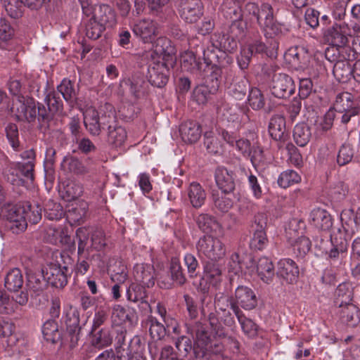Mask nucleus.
<instances>
[{
  "label": "nucleus",
  "instance_id": "79ce46f5",
  "mask_svg": "<svg viewBox=\"0 0 360 360\" xmlns=\"http://www.w3.org/2000/svg\"><path fill=\"white\" fill-rule=\"evenodd\" d=\"M26 221L32 224H37L41 219V207L38 203L32 204L29 201L22 202Z\"/></svg>",
  "mask_w": 360,
  "mask_h": 360
},
{
  "label": "nucleus",
  "instance_id": "4be33fe9",
  "mask_svg": "<svg viewBox=\"0 0 360 360\" xmlns=\"http://www.w3.org/2000/svg\"><path fill=\"white\" fill-rule=\"evenodd\" d=\"M104 27H112L116 24V15L113 9L108 5L95 6L92 17Z\"/></svg>",
  "mask_w": 360,
  "mask_h": 360
},
{
  "label": "nucleus",
  "instance_id": "c03bdc74",
  "mask_svg": "<svg viewBox=\"0 0 360 360\" xmlns=\"http://www.w3.org/2000/svg\"><path fill=\"white\" fill-rule=\"evenodd\" d=\"M273 8L269 4H263L261 6L260 14L258 17V25L266 30V28H272L274 25Z\"/></svg>",
  "mask_w": 360,
  "mask_h": 360
},
{
  "label": "nucleus",
  "instance_id": "e433bc0d",
  "mask_svg": "<svg viewBox=\"0 0 360 360\" xmlns=\"http://www.w3.org/2000/svg\"><path fill=\"white\" fill-rule=\"evenodd\" d=\"M335 77L340 82H346L352 77V66L346 60H336L333 70Z\"/></svg>",
  "mask_w": 360,
  "mask_h": 360
},
{
  "label": "nucleus",
  "instance_id": "0e129e2a",
  "mask_svg": "<svg viewBox=\"0 0 360 360\" xmlns=\"http://www.w3.org/2000/svg\"><path fill=\"white\" fill-rule=\"evenodd\" d=\"M204 146L207 152L211 154H217L221 150V143L212 131H206L205 133Z\"/></svg>",
  "mask_w": 360,
  "mask_h": 360
},
{
  "label": "nucleus",
  "instance_id": "b1692460",
  "mask_svg": "<svg viewBox=\"0 0 360 360\" xmlns=\"http://www.w3.org/2000/svg\"><path fill=\"white\" fill-rule=\"evenodd\" d=\"M179 132L182 140L188 143L197 142L202 134L200 125L195 121H187L181 124Z\"/></svg>",
  "mask_w": 360,
  "mask_h": 360
},
{
  "label": "nucleus",
  "instance_id": "774afa93",
  "mask_svg": "<svg viewBox=\"0 0 360 360\" xmlns=\"http://www.w3.org/2000/svg\"><path fill=\"white\" fill-rule=\"evenodd\" d=\"M248 103L253 110H260L264 106V98L259 89L252 88L249 91Z\"/></svg>",
  "mask_w": 360,
  "mask_h": 360
},
{
  "label": "nucleus",
  "instance_id": "cd10ccee",
  "mask_svg": "<svg viewBox=\"0 0 360 360\" xmlns=\"http://www.w3.org/2000/svg\"><path fill=\"white\" fill-rule=\"evenodd\" d=\"M127 84L131 94L136 99L144 97L148 93L149 86L143 75H133L128 79Z\"/></svg>",
  "mask_w": 360,
  "mask_h": 360
},
{
  "label": "nucleus",
  "instance_id": "bb28decb",
  "mask_svg": "<svg viewBox=\"0 0 360 360\" xmlns=\"http://www.w3.org/2000/svg\"><path fill=\"white\" fill-rule=\"evenodd\" d=\"M89 209V205L86 201L82 200L72 204L65 212L67 219L72 224H80L83 222Z\"/></svg>",
  "mask_w": 360,
  "mask_h": 360
},
{
  "label": "nucleus",
  "instance_id": "9d476101",
  "mask_svg": "<svg viewBox=\"0 0 360 360\" xmlns=\"http://www.w3.org/2000/svg\"><path fill=\"white\" fill-rule=\"evenodd\" d=\"M230 307L233 311V306L241 307L245 310L255 309L257 305V297L255 292L250 288L245 285H238L234 296H229Z\"/></svg>",
  "mask_w": 360,
  "mask_h": 360
},
{
  "label": "nucleus",
  "instance_id": "603ef678",
  "mask_svg": "<svg viewBox=\"0 0 360 360\" xmlns=\"http://www.w3.org/2000/svg\"><path fill=\"white\" fill-rule=\"evenodd\" d=\"M64 215L65 212L59 203L51 200H49L46 203L44 207V216L49 220H58Z\"/></svg>",
  "mask_w": 360,
  "mask_h": 360
},
{
  "label": "nucleus",
  "instance_id": "a18cd8bd",
  "mask_svg": "<svg viewBox=\"0 0 360 360\" xmlns=\"http://www.w3.org/2000/svg\"><path fill=\"white\" fill-rule=\"evenodd\" d=\"M246 259L249 260V263L245 262L244 259H241L238 253L232 254L229 262V271L237 274L243 268H251L254 264L253 259L250 256H247Z\"/></svg>",
  "mask_w": 360,
  "mask_h": 360
},
{
  "label": "nucleus",
  "instance_id": "f704fd0d",
  "mask_svg": "<svg viewBox=\"0 0 360 360\" xmlns=\"http://www.w3.org/2000/svg\"><path fill=\"white\" fill-rule=\"evenodd\" d=\"M42 333L44 339L52 343H56L62 338V333L58 329V323L55 319H49L43 325Z\"/></svg>",
  "mask_w": 360,
  "mask_h": 360
},
{
  "label": "nucleus",
  "instance_id": "bf43d9fd",
  "mask_svg": "<svg viewBox=\"0 0 360 360\" xmlns=\"http://www.w3.org/2000/svg\"><path fill=\"white\" fill-rule=\"evenodd\" d=\"M198 228L203 232L209 233L218 226L214 217L207 214H200L195 218Z\"/></svg>",
  "mask_w": 360,
  "mask_h": 360
},
{
  "label": "nucleus",
  "instance_id": "a878e982",
  "mask_svg": "<svg viewBox=\"0 0 360 360\" xmlns=\"http://www.w3.org/2000/svg\"><path fill=\"white\" fill-rule=\"evenodd\" d=\"M269 132L272 139L281 141L285 139L286 131L285 118L281 115H274L269 120Z\"/></svg>",
  "mask_w": 360,
  "mask_h": 360
},
{
  "label": "nucleus",
  "instance_id": "13d9d810",
  "mask_svg": "<svg viewBox=\"0 0 360 360\" xmlns=\"http://www.w3.org/2000/svg\"><path fill=\"white\" fill-rule=\"evenodd\" d=\"M16 311V305L13 302L10 295L0 289V314L11 315Z\"/></svg>",
  "mask_w": 360,
  "mask_h": 360
},
{
  "label": "nucleus",
  "instance_id": "680f3d73",
  "mask_svg": "<svg viewBox=\"0 0 360 360\" xmlns=\"http://www.w3.org/2000/svg\"><path fill=\"white\" fill-rule=\"evenodd\" d=\"M293 242V250L297 257H304L311 249V243L305 236L298 237Z\"/></svg>",
  "mask_w": 360,
  "mask_h": 360
},
{
  "label": "nucleus",
  "instance_id": "338daca9",
  "mask_svg": "<svg viewBox=\"0 0 360 360\" xmlns=\"http://www.w3.org/2000/svg\"><path fill=\"white\" fill-rule=\"evenodd\" d=\"M115 351L117 360H146L138 353L132 352L131 344H128L127 347H115Z\"/></svg>",
  "mask_w": 360,
  "mask_h": 360
},
{
  "label": "nucleus",
  "instance_id": "69168bd1",
  "mask_svg": "<svg viewBox=\"0 0 360 360\" xmlns=\"http://www.w3.org/2000/svg\"><path fill=\"white\" fill-rule=\"evenodd\" d=\"M252 237L250 242V247L255 250H262L268 244L266 231H251Z\"/></svg>",
  "mask_w": 360,
  "mask_h": 360
},
{
  "label": "nucleus",
  "instance_id": "4c0bfd02",
  "mask_svg": "<svg viewBox=\"0 0 360 360\" xmlns=\"http://www.w3.org/2000/svg\"><path fill=\"white\" fill-rule=\"evenodd\" d=\"M217 85L203 84L196 86L193 92V98L198 104H205L211 95L217 92Z\"/></svg>",
  "mask_w": 360,
  "mask_h": 360
},
{
  "label": "nucleus",
  "instance_id": "052dcab7",
  "mask_svg": "<svg viewBox=\"0 0 360 360\" xmlns=\"http://www.w3.org/2000/svg\"><path fill=\"white\" fill-rule=\"evenodd\" d=\"M249 89L248 82L246 79H240L231 85L229 94L236 100H243L245 98Z\"/></svg>",
  "mask_w": 360,
  "mask_h": 360
},
{
  "label": "nucleus",
  "instance_id": "473e14b6",
  "mask_svg": "<svg viewBox=\"0 0 360 360\" xmlns=\"http://www.w3.org/2000/svg\"><path fill=\"white\" fill-rule=\"evenodd\" d=\"M353 297V288L349 283L340 284L335 292L334 303L338 307H342L345 304L352 303Z\"/></svg>",
  "mask_w": 360,
  "mask_h": 360
},
{
  "label": "nucleus",
  "instance_id": "9b49d317",
  "mask_svg": "<svg viewBox=\"0 0 360 360\" xmlns=\"http://www.w3.org/2000/svg\"><path fill=\"white\" fill-rule=\"evenodd\" d=\"M295 86L291 77L285 73H276L272 77L271 91L278 98L285 99L294 94Z\"/></svg>",
  "mask_w": 360,
  "mask_h": 360
},
{
  "label": "nucleus",
  "instance_id": "3c124183",
  "mask_svg": "<svg viewBox=\"0 0 360 360\" xmlns=\"http://www.w3.org/2000/svg\"><path fill=\"white\" fill-rule=\"evenodd\" d=\"M301 181L300 174L292 169H287L279 175L277 182L279 186L286 188Z\"/></svg>",
  "mask_w": 360,
  "mask_h": 360
},
{
  "label": "nucleus",
  "instance_id": "a19ab883",
  "mask_svg": "<svg viewBox=\"0 0 360 360\" xmlns=\"http://www.w3.org/2000/svg\"><path fill=\"white\" fill-rule=\"evenodd\" d=\"M305 228L304 221L297 218L291 219L285 226L286 237L289 240L294 241L300 234L303 233Z\"/></svg>",
  "mask_w": 360,
  "mask_h": 360
},
{
  "label": "nucleus",
  "instance_id": "5fc2aeb1",
  "mask_svg": "<svg viewBox=\"0 0 360 360\" xmlns=\"http://www.w3.org/2000/svg\"><path fill=\"white\" fill-rule=\"evenodd\" d=\"M146 286L139 283L131 284L127 290V300L131 302H138L147 298Z\"/></svg>",
  "mask_w": 360,
  "mask_h": 360
},
{
  "label": "nucleus",
  "instance_id": "72a5a7b5",
  "mask_svg": "<svg viewBox=\"0 0 360 360\" xmlns=\"http://www.w3.org/2000/svg\"><path fill=\"white\" fill-rule=\"evenodd\" d=\"M233 313L237 317L238 322L241 326L243 331L250 337L257 335V326L250 319L247 318L240 307L233 306Z\"/></svg>",
  "mask_w": 360,
  "mask_h": 360
},
{
  "label": "nucleus",
  "instance_id": "49530a36",
  "mask_svg": "<svg viewBox=\"0 0 360 360\" xmlns=\"http://www.w3.org/2000/svg\"><path fill=\"white\" fill-rule=\"evenodd\" d=\"M113 337L108 328H102L96 332L92 338L91 344L94 347L101 349L110 345Z\"/></svg>",
  "mask_w": 360,
  "mask_h": 360
},
{
  "label": "nucleus",
  "instance_id": "864d4df0",
  "mask_svg": "<svg viewBox=\"0 0 360 360\" xmlns=\"http://www.w3.org/2000/svg\"><path fill=\"white\" fill-rule=\"evenodd\" d=\"M226 194L221 193H212V200L216 209L221 212H227L233 206V200Z\"/></svg>",
  "mask_w": 360,
  "mask_h": 360
},
{
  "label": "nucleus",
  "instance_id": "6e6d98bb",
  "mask_svg": "<svg viewBox=\"0 0 360 360\" xmlns=\"http://www.w3.org/2000/svg\"><path fill=\"white\" fill-rule=\"evenodd\" d=\"M105 30V27L95 20L93 18H91L85 23L86 36L91 39L96 40L101 37Z\"/></svg>",
  "mask_w": 360,
  "mask_h": 360
},
{
  "label": "nucleus",
  "instance_id": "a211bd4d",
  "mask_svg": "<svg viewBox=\"0 0 360 360\" xmlns=\"http://www.w3.org/2000/svg\"><path fill=\"white\" fill-rule=\"evenodd\" d=\"M134 34L143 42H151L158 34L157 23L152 20L144 19L133 26Z\"/></svg>",
  "mask_w": 360,
  "mask_h": 360
},
{
  "label": "nucleus",
  "instance_id": "aec40b11",
  "mask_svg": "<svg viewBox=\"0 0 360 360\" xmlns=\"http://www.w3.org/2000/svg\"><path fill=\"white\" fill-rule=\"evenodd\" d=\"M285 59L292 68L297 70H303L309 65V55L304 48L296 47L288 51Z\"/></svg>",
  "mask_w": 360,
  "mask_h": 360
},
{
  "label": "nucleus",
  "instance_id": "f03ea898",
  "mask_svg": "<svg viewBox=\"0 0 360 360\" xmlns=\"http://www.w3.org/2000/svg\"><path fill=\"white\" fill-rule=\"evenodd\" d=\"M354 233L352 229L351 233L345 228L344 230L338 229L337 232L330 235L331 248L327 252L328 259L330 264L339 266H341L347 255L349 240Z\"/></svg>",
  "mask_w": 360,
  "mask_h": 360
},
{
  "label": "nucleus",
  "instance_id": "09e8293b",
  "mask_svg": "<svg viewBox=\"0 0 360 360\" xmlns=\"http://www.w3.org/2000/svg\"><path fill=\"white\" fill-rule=\"evenodd\" d=\"M62 167H67L70 172L77 174H84L89 171L79 159L73 156H65L62 162Z\"/></svg>",
  "mask_w": 360,
  "mask_h": 360
},
{
  "label": "nucleus",
  "instance_id": "de8ad7c7",
  "mask_svg": "<svg viewBox=\"0 0 360 360\" xmlns=\"http://www.w3.org/2000/svg\"><path fill=\"white\" fill-rule=\"evenodd\" d=\"M56 92H59V95H62L63 98L68 103H72L76 100L77 94L74 84L69 79H63L61 83L57 86Z\"/></svg>",
  "mask_w": 360,
  "mask_h": 360
},
{
  "label": "nucleus",
  "instance_id": "5701e85b",
  "mask_svg": "<svg viewBox=\"0 0 360 360\" xmlns=\"http://www.w3.org/2000/svg\"><path fill=\"white\" fill-rule=\"evenodd\" d=\"M143 325L148 329L151 338L156 340L163 339L167 335V330L170 328V326H167L165 323L164 324L162 323L151 314L148 315L146 319L143 321Z\"/></svg>",
  "mask_w": 360,
  "mask_h": 360
},
{
  "label": "nucleus",
  "instance_id": "c756f323",
  "mask_svg": "<svg viewBox=\"0 0 360 360\" xmlns=\"http://www.w3.org/2000/svg\"><path fill=\"white\" fill-rule=\"evenodd\" d=\"M311 224L322 231H328L333 226L331 215L325 210L314 209L311 212Z\"/></svg>",
  "mask_w": 360,
  "mask_h": 360
},
{
  "label": "nucleus",
  "instance_id": "58836bf2",
  "mask_svg": "<svg viewBox=\"0 0 360 360\" xmlns=\"http://www.w3.org/2000/svg\"><path fill=\"white\" fill-rule=\"evenodd\" d=\"M311 136V129L305 123H299L294 127L293 139L299 146H305L309 143Z\"/></svg>",
  "mask_w": 360,
  "mask_h": 360
},
{
  "label": "nucleus",
  "instance_id": "2eb2a0df",
  "mask_svg": "<svg viewBox=\"0 0 360 360\" xmlns=\"http://www.w3.org/2000/svg\"><path fill=\"white\" fill-rule=\"evenodd\" d=\"M230 300L229 295H225L224 292L220 290L216 293L214 297L215 308L217 309L214 313L219 320L229 327L233 326L235 323L233 316L226 309L230 305Z\"/></svg>",
  "mask_w": 360,
  "mask_h": 360
},
{
  "label": "nucleus",
  "instance_id": "1a4fd4ad",
  "mask_svg": "<svg viewBox=\"0 0 360 360\" xmlns=\"http://www.w3.org/2000/svg\"><path fill=\"white\" fill-rule=\"evenodd\" d=\"M351 36L349 29L345 24H335L332 27L329 28L326 34L325 38L328 44H331L333 47L330 50L327 49L325 53L326 58L330 60L329 55L331 51H334V48L342 47L344 45L349 44L348 37Z\"/></svg>",
  "mask_w": 360,
  "mask_h": 360
},
{
  "label": "nucleus",
  "instance_id": "f257e3e1",
  "mask_svg": "<svg viewBox=\"0 0 360 360\" xmlns=\"http://www.w3.org/2000/svg\"><path fill=\"white\" fill-rule=\"evenodd\" d=\"M104 107L106 110H109L108 112L101 108L99 111L94 108L88 109L84 114V124L91 135H99L101 129L105 127H108L117 124L115 114L111 111L112 106L105 104Z\"/></svg>",
  "mask_w": 360,
  "mask_h": 360
},
{
  "label": "nucleus",
  "instance_id": "e2e57ef3",
  "mask_svg": "<svg viewBox=\"0 0 360 360\" xmlns=\"http://www.w3.org/2000/svg\"><path fill=\"white\" fill-rule=\"evenodd\" d=\"M169 269L172 278L174 281L180 285H182L186 283V278L183 273V269L179 259L176 258H172L171 259Z\"/></svg>",
  "mask_w": 360,
  "mask_h": 360
},
{
  "label": "nucleus",
  "instance_id": "ea45409f",
  "mask_svg": "<svg viewBox=\"0 0 360 360\" xmlns=\"http://www.w3.org/2000/svg\"><path fill=\"white\" fill-rule=\"evenodd\" d=\"M46 279L42 274H32L27 276V287L34 296L39 295L46 287Z\"/></svg>",
  "mask_w": 360,
  "mask_h": 360
},
{
  "label": "nucleus",
  "instance_id": "7c9ffc66",
  "mask_svg": "<svg viewBox=\"0 0 360 360\" xmlns=\"http://www.w3.org/2000/svg\"><path fill=\"white\" fill-rule=\"evenodd\" d=\"M257 272L261 280L270 283L274 277V266L272 262L266 257L258 259L256 265Z\"/></svg>",
  "mask_w": 360,
  "mask_h": 360
},
{
  "label": "nucleus",
  "instance_id": "37998d69",
  "mask_svg": "<svg viewBox=\"0 0 360 360\" xmlns=\"http://www.w3.org/2000/svg\"><path fill=\"white\" fill-rule=\"evenodd\" d=\"M213 46L219 49L221 52L231 51L236 46V43L233 38L229 39L224 34H214L212 37Z\"/></svg>",
  "mask_w": 360,
  "mask_h": 360
},
{
  "label": "nucleus",
  "instance_id": "c85d7f7f",
  "mask_svg": "<svg viewBox=\"0 0 360 360\" xmlns=\"http://www.w3.org/2000/svg\"><path fill=\"white\" fill-rule=\"evenodd\" d=\"M83 192V186L80 183L73 181H65L59 189L60 197L65 201H71L78 198L82 195Z\"/></svg>",
  "mask_w": 360,
  "mask_h": 360
},
{
  "label": "nucleus",
  "instance_id": "4d7b16f0",
  "mask_svg": "<svg viewBox=\"0 0 360 360\" xmlns=\"http://www.w3.org/2000/svg\"><path fill=\"white\" fill-rule=\"evenodd\" d=\"M45 103L51 112L56 113L61 112L63 108V101L59 95V92L53 90L50 91L45 97Z\"/></svg>",
  "mask_w": 360,
  "mask_h": 360
},
{
  "label": "nucleus",
  "instance_id": "4468645a",
  "mask_svg": "<svg viewBox=\"0 0 360 360\" xmlns=\"http://www.w3.org/2000/svg\"><path fill=\"white\" fill-rule=\"evenodd\" d=\"M177 9L184 21L195 23L202 15L203 5L200 0H179Z\"/></svg>",
  "mask_w": 360,
  "mask_h": 360
},
{
  "label": "nucleus",
  "instance_id": "20e7f679",
  "mask_svg": "<svg viewBox=\"0 0 360 360\" xmlns=\"http://www.w3.org/2000/svg\"><path fill=\"white\" fill-rule=\"evenodd\" d=\"M162 60V62L151 63L148 68V82L158 88H162L167 84L169 80V67H172L174 63V57L169 53H165Z\"/></svg>",
  "mask_w": 360,
  "mask_h": 360
},
{
  "label": "nucleus",
  "instance_id": "423d86ee",
  "mask_svg": "<svg viewBox=\"0 0 360 360\" xmlns=\"http://www.w3.org/2000/svg\"><path fill=\"white\" fill-rule=\"evenodd\" d=\"M63 320L66 326L67 338L70 347H75L78 344L82 327L79 326V312L72 304L64 307Z\"/></svg>",
  "mask_w": 360,
  "mask_h": 360
},
{
  "label": "nucleus",
  "instance_id": "f3484780",
  "mask_svg": "<svg viewBox=\"0 0 360 360\" xmlns=\"http://www.w3.org/2000/svg\"><path fill=\"white\" fill-rule=\"evenodd\" d=\"M277 276L288 284L297 281L299 269L295 262L290 259H283L278 262Z\"/></svg>",
  "mask_w": 360,
  "mask_h": 360
},
{
  "label": "nucleus",
  "instance_id": "8fccbe9b",
  "mask_svg": "<svg viewBox=\"0 0 360 360\" xmlns=\"http://www.w3.org/2000/svg\"><path fill=\"white\" fill-rule=\"evenodd\" d=\"M205 276L210 282L216 284L221 280L222 269L219 264L211 260L207 262L204 267Z\"/></svg>",
  "mask_w": 360,
  "mask_h": 360
},
{
  "label": "nucleus",
  "instance_id": "c9c22d12",
  "mask_svg": "<svg viewBox=\"0 0 360 360\" xmlns=\"http://www.w3.org/2000/svg\"><path fill=\"white\" fill-rule=\"evenodd\" d=\"M108 141L114 147L122 146L127 139V131L124 128L117 124L108 127Z\"/></svg>",
  "mask_w": 360,
  "mask_h": 360
},
{
  "label": "nucleus",
  "instance_id": "6ab92c4d",
  "mask_svg": "<svg viewBox=\"0 0 360 360\" xmlns=\"http://www.w3.org/2000/svg\"><path fill=\"white\" fill-rule=\"evenodd\" d=\"M336 313L339 316L340 321L348 326L355 327L360 322L359 309L352 303L338 307Z\"/></svg>",
  "mask_w": 360,
  "mask_h": 360
},
{
  "label": "nucleus",
  "instance_id": "393cba45",
  "mask_svg": "<svg viewBox=\"0 0 360 360\" xmlns=\"http://www.w3.org/2000/svg\"><path fill=\"white\" fill-rule=\"evenodd\" d=\"M187 195L190 203L194 208L201 207L207 198L203 187L198 182H192L187 188Z\"/></svg>",
  "mask_w": 360,
  "mask_h": 360
},
{
  "label": "nucleus",
  "instance_id": "ddd939ff",
  "mask_svg": "<svg viewBox=\"0 0 360 360\" xmlns=\"http://www.w3.org/2000/svg\"><path fill=\"white\" fill-rule=\"evenodd\" d=\"M217 63H212L211 60L205 58V63L207 68L210 70L208 79L211 82V85H217V89H219L222 75L224 72H227L228 65L233 63V58L228 56L226 53L221 52V55H217Z\"/></svg>",
  "mask_w": 360,
  "mask_h": 360
},
{
  "label": "nucleus",
  "instance_id": "f8f14e48",
  "mask_svg": "<svg viewBox=\"0 0 360 360\" xmlns=\"http://www.w3.org/2000/svg\"><path fill=\"white\" fill-rule=\"evenodd\" d=\"M71 271L67 266L51 263L43 269V276L47 283L57 288H63L68 283Z\"/></svg>",
  "mask_w": 360,
  "mask_h": 360
},
{
  "label": "nucleus",
  "instance_id": "6e6552de",
  "mask_svg": "<svg viewBox=\"0 0 360 360\" xmlns=\"http://www.w3.org/2000/svg\"><path fill=\"white\" fill-rule=\"evenodd\" d=\"M11 111L20 121L26 120L30 122L37 117L35 101L30 97L17 96L13 100Z\"/></svg>",
  "mask_w": 360,
  "mask_h": 360
},
{
  "label": "nucleus",
  "instance_id": "7ed1b4c3",
  "mask_svg": "<svg viewBox=\"0 0 360 360\" xmlns=\"http://www.w3.org/2000/svg\"><path fill=\"white\" fill-rule=\"evenodd\" d=\"M1 215L6 220V227L13 233L19 234L27 226L22 204H6L1 208Z\"/></svg>",
  "mask_w": 360,
  "mask_h": 360
},
{
  "label": "nucleus",
  "instance_id": "0eeeda50",
  "mask_svg": "<svg viewBox=\"0 0 360 360\" xmlns=\"http://www.w3.org/2000/svg\"><path fill=\"white\" fill-rule=\"evenodd\" d=\"M198 252L212 261L223 258L226 253L224 244L217 238L203 236L197 243Z\"/></svg>",
  "mask_w": 360,
  "mask_h": 360
},
{
  "label": "nucleus",
  "instance_id": "dca6fc26",
  "mask_svg": "<svg viewBox=\"0 0 360 360\" xmlns=\"http://www.w3.org/2000/svg\"><path fill=\"white\" fill-rule=\"evenodd\" d=\"M214 178L217 186L223 193L229 194L235 190L236 175L233 171L219 167L215 170Z\"/></svg>",
  "mask_w": 360,
  "mask_h": 360
},
{
  "label": "nucleus",
  "instance_id": "412c9836",
  "mask_svg": "<svg viewBox=\"0 0 360 360\" xmlns=\"http://www.w3.org/2000/svg\"><path fill=\"white\" fill-rule=\"evenodd\" d=\"M135 280L146 286L151 288L155 285V269L153 265L148 264H137L134 268Z\"/></svg>",
  "mask_w": 360,
  "mask_h": 360
},
{
  "label": "nucleus",
  "instance_id": "39448f33",
  "mask_svg": "<svg viewBox=\"0 0 360 360\" xmlns=\"http://www.w3.org/2000/svg\"><path fill=\"white\" fill-rule=\"evenodd\" d=\"M189 330L196 339L193 344V356L191 360H210V340L206 326L198 321L192 325Z\"/></svg>",
  "mask_w": 360,
  "mask_h": 360
},
{
  "label": "nucleus",
  "instance_id": "2f4dec72",
  "mask_svg": "<svg viewBox=\"0 0 360 360\" xmlns=\"http://www.w3.org/2000/svg\"><path fill=\"white\" fill-rule=\"evenodd\" d=\"M24 283L23 276L18 268L11 269L4 278V286L10 292H18Z\"/></svg>",
  "mask_w": 360,
  "mask_h": 360
}]
</instances>
